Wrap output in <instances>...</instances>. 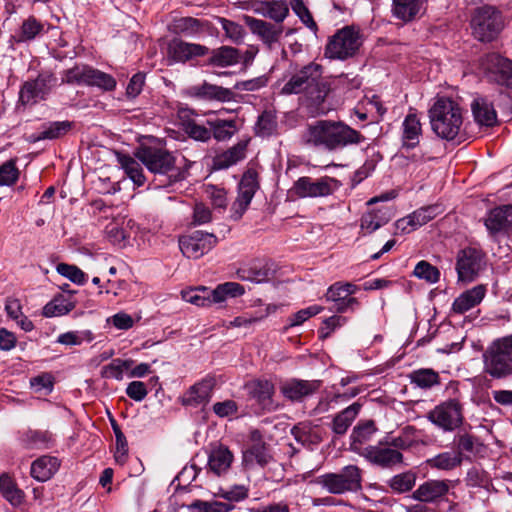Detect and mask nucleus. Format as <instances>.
Segmentation results:
<instances>
[{"instance_id":"nucleus-1","label":"nucleus","mask_w":512,"mask_h":512,"mask_svg":"<svg viewBox=\"0 0 512 512\" xmlns=\"http://www.w3.org/2000/svg\"><path fill=\"white\" fill-rule=\"evenodd\" d=\"M323 67L315 62L303 66L295 72L281 88L284 95L305 94L306 106L316 115L326 114L329 108L325 105L330 86L322 77Z\"/></svg>"},{"instance_id":"nucleus-2","label":"nucleus","mask_w":512,"mask_h":512,"mask_svg":"<svg viewBox=\"0 0 512 512\" xmlns=\"http://www.w3.org/2000/svg\"><path fill=\"white\" fill-rule=\"evenodd\" d=\"M364 137L341 121L319 120L307 126L303 133L306 144L329 151L362 142Z\"/></svg>"},{"instance_id":"nucleus-3","label":"nucleus","mask_w":512,"mask_h":512,"mask_svg":"<svg viewBox=\"0 0 512 512\" xmlns=\"http://www.w3.org/2000/svg\"><path fill=\"white\" fill-rule=\"evenodd\" d=\"M433 132L442 139L453 140L463 124L462 109L451 98L440 97L429 110Z\"/></svg>"},{"instance_id":"nucleus-4","label":"nucleus","mask_w":512,"mask_h":512,"mask_svg":"<svg viewBox=\"0 0 512 512\" xmlns=\"http://www.w3.org/2000/svg\"><path fill=\"white\" fill-rule=\"evenodd\" d=\"M483 371L493 379L512 376V334L495 339L482 354Z\"/></svg>"},{"instance_id":"nucleus-5","label":"nucleus","mask_w":512,"mask_h":512,"mask_svg":"<svg viewBox=\"0 0 512 512\" xmlns=\"http://www.w3.org/2000/svg\"><path fill=\"white\" fill-rule=\"evenodd\" d=\"M363 471L357 465L344 466L338 472L326 473L316 479V483L334 495L355 493L362 489Z\"/></svg>"},{"instance_id":"nucleus-6","label":"nucleus","mask_w":512,"mask_h":512,"mask_svg":"<svg viewBox=\"0 0 512 512\" xmlns=\"http://www.w3.org/2000/svg\"><path fill=\"white\" fill-rule=\"evenodd\" d=\"M362 37L359 29L354 26H345L336 31L326 44L324 55L331 60H347L357 55L362 46Z\"/></svg>"},{"instance_id":"nucleus-7","label":"nucleus","mask_w":512,"mask_h":512,"mask_svg":"<svg viewBox=\"0 0 512 512\" xmlns=\"http://www.w3.org/2000/svg\"><path fill=\"white\" fill-rule=\"evenodd\" d=\"M134 155L153 174L166 175L175 171L176 176L183 178L176 167L177 158L165 148L142 145Z\"/></svg>"},{"instance_id":"nucleus-8","label":"nucleus","mask_w":512,"mask_h":512,"mask_svg":"<svg viewBox=\"0 0 512 512\" xmlns=\"http://www.w3.org/2000/svg\"><path fill=\"white\" fill-rule=\"evenodd\" d=\"M478 70L490 83L512 88V61L497 53H488L478 60Z\"/></svg>"},{"instance_id":"nucleus-9","label":"nucleus","mask_w":512,"mask_h":512,"mask_svg":"<svg viewBox=\"0 0 512 512\" xmlns=\"http://www.w3.org/2000/svg\"><path fill=\"white\" fill-rule=\"evenodd\" d=\"M427 419L445 432L454 431L463 423V405L456 398L445 400L428 412Z\"/></svg>"},{"instance_id":"nucleus-10","label":"nucleus","mask_w":512,"mask_h":512,"mask_svg":"<svg viewBox=\"0 0 512 512\" xmlns=\"http://www.w3.org/2000/svg\"><path fill=\"white\" fill-rule=\"evenodd\" d=\"M473 35L482 42L494 40L502 28L500 13L492 6L478 8L471 20Z\"/></svg>"},{"instance_id":"nucleus-11","label":"nucleus","mask_w":512,"mask_h":512,"mask_svg":"<svg viewBox=\"0 0 512 512\" xmlns=\"http://www.w3.org/2000/svg\"><path fill=\"white\" fill-rule=\"evenodd\" d=\"M339 187L340 182L329 176H303L294 182L290 192L299 198H318L332 195Z\"/></svg>"},{"instance_id":"nucleus-12","label":"nucleus","mask_w":512,"mask_h":512,"mask_svg":"<svg viewBox=\"0 0 512 512\" xmlns=\"http://www.w3.org/2000/svg\"><path fill=\"white\" fill-rule=\"evenodd\" d=\"M486 266L485 253L476 247L461 249L456 257L458 280L466 283L474 281Z\"/></svg>"},{"instance_id":"nucleus-13","label":"nucleus","mask_w":512,"mask_h":512,"mask_svg":"<svg viewBox=\"0 0 512 512\" xmlns=\"http://www.w3.org/2000/svg\"><path fill=\"white\" fill-rule=\"evenodd\" d=\"M68 83L95 86L104 91H112L116 87V80L110 74L90 66H75L66 72Z\"/></svg>"},{"instance_id":"nucleus-14","label":"nucleus","mask_w":512,"mask_h":512,"mask_svg":"<svg viewBox=\"0 0 512 512\" xmlns=\"http://www.w3.org/2000/svg\"><path fill=\"white\" fill-rule=\"evenodd\" d=\"M259 187L257 171L248 168L241 177L238 184V195L232 204L231 217L234 220H239L243 216Z\"/></svg>"},{"instance_id":"nucleus-15","label":"nucleus","mask_w":512,"mask_h":512,"mask_svg":"<svg viewBox=\"0 0 512 512\" xmlns=\"http://www.w3.org/2000/svg\"><path fill=\"white\" fill-rule=\"evenodd\" d=\"M218 242L214 234L200 230L179 239V247L187 258L198 259L208 253Z\"/></svg>"},{"instance_id":"nucleus-16","label":"nucleus","mask_w":512,"mask_h":512,"mask_svg":"<svg viewBox=\"0 0 512 512\" xmlns=\"http://www.w3.org/2000/svg\"><path fill=\"white\" fill-rule=\"evenodd\" d=\"M452 487L453 482L449 479H429L421 483L411 497L421 503H437L446 497Z\"/></svg>"},{"instance_id":"nucleus-17","label":"nucleus","mask_w":512,"mask_h":512,"mask_svg":"<svg viewBox=\"0 0 512 512\" xmlns=\"http://www.w3.org/2000/svg\"><path fill=\"white\" fill-rule=\"evenodd\" d=\"M357 290L358 287L350 282H336L327 289L325 297L335 303L337 312L354 311L359 306L358 300L352 297Z\"/></svg>"},{"instance_id":"nucleus-18","label":"nucleus","mask_w":512,"mask_h":512,"mask_svg":"<svg viewBox=\"0 0 512 512\" xmlns=\"http://www.w3.org/2000/svg\"><path fill=\"white\" fill-rule=\"evenodd\" d=\"M360 455L370 463L382 468H391L403 462L402 453L397 449L392 448L390 445H369L363 447Z\"/></svg>"},{"instance_id":"nucleus-19","label":"nucleus","mask_w":512,"mask_h":512,"mask_svg":"<svg viewBox=\"0 0 512 512\" xmlns=\"http://www.w3.org/2000/svg\"><path fill=\"white\" fill-rule=\"evenodd\" d=\"M244 22L251 32L257 35L269 48L276 44L283 33V26L257 19L248 15L244 16Z\"/></svg>"},{"instance_id":"nucleus-20","label":"nucleus","mask_w":512,"mask_h":512,"mask_svg":"<svg viewBox=\"0 0 512 512\" xmlns=\"http://www.w3.org/2000/svg\"><path fill=\"white\" fill-rule=\"evenodd\" d=\"M320 388L318 380L289 379L280 385L282 395L292 401L300 402L305 397L314 394Z\"/></svg>"},{"instance_id":"nucleus-21","label":"nucleus","mask_w":512,"mask_h":512,"mask_svg":"<svg viewBox=\"0 0 512 512\" xmlns=\"http://www.w3.org/2000/svg\"><path fill=\"white\" fill-rule=\"evenodd\" d=\"M209 48L196 43L185 42L180 39H172L168 45V54L176 62H186L193 58L208 54Z\"/></svg>"},{"instance_id":"nucleus-22","label":"nucleus","mask_w":512,"mask_h":512,"mask_svg":"<svg viewBox=\"0 0 512 512\" xmlns=\"http://www.w3.org/2000/svg\"><path fill=\"white\" fill-rule=\"evenodd\" d=\"M247 389L252 398L261 406L263 410L274 411L277 404L273 400L275 393L274 384L266 379H256L247 384Z\"/></svg>"},{"instance_id":"nucleus-23","label":"nucleus","mask_w":512,"mask_h":512,"mask_svg":"<svg viewBox=\"0 0 512 512\" xmlns=\"http://www.w3.org/2000/svg\"><path fill=\"white\" fill-rule=\"evenodd\" d=\"M215 386V379L206 377L192 385L182 396L181 403L184 406L197 407L205 405L211 399L212 390Z\"/></svg>"},{"instance_id":"nucleus-24","label":"nucleus","mask_w":512,"mask_h":512,"mask_svg":"<svg viewBox=\"0 0 512 512\" xmlns=\"http://www.w3.org/2000/svg\"><path fill=\"white\" fill-rule=\"evenodd\" d=\"M252 439L255 442L243 452L242 464L246 469H252L255 465L264 467L271 459L266 445L260 440V435L257 431L252 432Z\"/></svg>"},{"instance_id":"nucleus-25","label":"nucleus","mask_w":512,"mask_h":512,"mask_svg":"<svg viewBox=\"0 0 512 512\" xmlns=\"http://www.w3.org/2000/svg\"><path fill=\"white\" fill-rule=\"evenodd\" d=\"M189 94L199 99L217 100L220 102H230L235 98V94L231 89L208 82L190 87Z\"/></svg>"},{"instance_id":"nucleus-26","label":"nucleus","mask_w":512,"mask_h":512,"mask_svg":"<svg viewBox=\"0 0 512 512\" xmlns=\"http://www.w3.org/2000/svg\"><path fill=\"white\" fill-rule=\"evenodd\" d=\"M484 224L490 234L509 229L512 226V205H502L490 210Z\"/></svg>"},{"instance_id":"nucleus-27","label":"nucleus","mask_w":512,"mask_h":512,"mask_svg":"<svg viewBox=\"0 0 512 512\" xmlns=\"http://www.w3.org/2000/svg\"><path fill=\"white\" fill-rule=\"evenodd\" d=\"M233 460L234 455L229 448L218 445L213 447L208 455V470L217 476L224 475L230 469Z\"/></svg>"},{"instance_id":"nucleus-28","label":"nucleus","mask_w":512,"mask_h":512,"mask_svg":"<svg viewBox=\"0 0 512 512\" xmlns=\"http://www.w3.org/2000/svg\"><path fill=\"white\" fill-rule=\"evenodd\" d=\"M421 136L420 118L414 112L408 113L402 123V147L407 150L415 148L419 144Z\"/></svg>"},{"instance_id":"nucleus-29","label":"nucleus","mask_w":512,"mask_h":512,"mask_svg":"<svg viewBox=\"0 0 512 512\" xmlns=\"http://www.w3.org/2000/svg\"><path fill=\"white\" fill-rule=\"evenodd\" d=\"M486 286L479 284L461 293L452 304V311L456 314H464L481 303L486 295Z\"/></svg>"},{"instance_id":"nucleus-30","label":"nucleus","mask_w":512,"mask_h":512,"mask_svg":"<svg viewBox=\"0 0 512 512\" xmlns=\"http://www.w3.org/2000/svg\"><path fill=\"white\" fill-rule=\"evenodd\" d=\"M272 265L263 260H255L248 266L238 270L240 279L255 283H262L269 280L273 276Z\"/></svg>"},{"instance_id":"nucleus-31","label":"nucleus","mask_w":512,"mask_h":512,"mask_svg":"<svg viewBox=\"0 0 512 512\" xmlns=\"http://www.w3.org/2000/svg\"><path fill=\"white\" fill-rule=\"evenodd\" d=\"M246 149L247 141L238 142L228 150L218 154L213 160V167L221 170L235 165L245 158Z\"/></svg>"},{"instance_id":"nucleus-32","label":"nucleus","mask_w":512,"mask_h":512,"mask_svg":"<svg viewBox=\"0 0 512 512\" xmlns=\"http://www.w3.org/2000/svg\"><path fill=\"white\" fill-rule=\"evenodd\" d=\"M475 122L480 126L492 127L497 123V113L492 105L484 98H477L471 104Z\"/></svg>"},{"instance_id":"nucleus-33","label":"nucleus","mask_w":512,"mask_h":512,"mask_svg":"<svg viewBox=\"0 0 512 512\" xmlns=\"http://www.w3.org/2000/svg\"><path fill=\"white\" fill-rule=\"evenodd\" d=\"M425 0H393V15L404 21H412L424 11Z\"/></svg>"},{"instance_id":"nucleus-34","label":"nucleus","mask_w":512,"mask_h":512,"mask_svg":"<svg viewBox=\"0 0 512 512\" xmlns=\"http://www.w3.org/2000/svg\"><path fill=\"white\" fill-rule=\"evenodd\" d=\"M60 462L56 457L42 456L31 465V476L40 482L49 480L59 469Z\"/></svg>"},{"instance_id":"nucleus-35","label":"nucleus","mask_w":512,"mask_h":512,"mask_svg":"<svg viewBox=\"0 0 512 512\" xmlns=\"http://www.w3.org/2000/svg\"><path fill=\"white\" fill-rule=\"evenodd\" d=\"M393 214L390 208L381 207L367 212L361 218V229L367 233H372L378 228L388 223Z\"/></svg>"},{"instance_id":"nucleus-36","label":"nucleus","mask_w":512,"mask_h":512,"mask_svg":"<svg viewBox=\"0 0 512 512\" xmlns=\"http://www.w3.org/2000/svg\"><path fill=\"white\" fill-rule=\"evenodd\" d=\"M172 30L175 34L196 37L206 30L207 24L193 17H181L174 20Z\"/></svg>"},{"instance_id":"nucleus-37","label":"nucleus","mask_w":512,"mask_h":512,"mask_svg":"<svg viewBox=\"0 0 512 512\" xmlns=\"http://www.w3.org/2000/svg\"><path fill=\"white\" fill-rule=\"evenodd\" d=\"M376 430L375 423L372 420L359 423L355 426L350 436L351 449L360 454L363 450L362 445L371 440Z\"/></svg>"},{"instance_id":"nucleus-38","label":"nucleus","mask_w":512,"mask_h":512,"mask_svg":"<svg viewBox=\"0 0 512 512\" xmlns=\"http://www.w3.org/2000/svg\"><path fill=\"white\" fill-rule=\"evenodd\" d=\"M244 292V287L236 282H226L224 284H220L213 290L207 288V296L210 300V306L215 303L224 302L228 296H241L244 294Z\"/></svg>"},{"instance_id":"nucleus-39","label":"nucleus","mask_w":512,"mask_h":512,"mask_svg":"<svg viewBox=\"0 0 512 512\" xmlns=\"http://www.w3.org/2000/svg\"><path fill=\"white\" fill-rule=\"evenodd\" d=\"M360 409L361 405L355 402L339 412L332 421V431L338 435L345 434L348 428L351 426L352 422L357 417Z\"/></svg>"},{"instance_id":"nucleus-40","label":"nucleus","mask_w":512,"mask_h":512,"mask_svg":"<svg viewBox=\"0 0 512 512\" xmlns=\"http://www.w3.org/2000/svg\"><path fill=\"white\" fill-rule=\"evenodd\" d=\"M117 160L125 174L137 186L144 185L146 178L143 173L141 164L128 154L117 153Z\"/></svg>"},{"instance_id":"nucleus-41","label":"nucleus","mask_w":512,"mask_h":512,"mask_svg":"<svg viewBox=\"0 0 512 512\" xmlns=\"http://www.w3.org/2000/svg\"><path fill=\"white\" fill-rule=\"evenodd\" d=\"M240 61L239 50L230 47L222 46L214 49L209 58V64L218 67H229L238 64Z\"/></svg>"},{"instance_id":"nucleus-42","label":"nucleus","mask_w":512,"mask_h":512,"mask_svg":"<svg viewBox=\"0 0 512 512\" xmlns=\"http://www.w3.org/2000/svg\"><path fill=\"white\" fill-rule=\"evenodd\" d=\"M462 461L463 457L460 456V452L445 451L428 459L426 462L433 469L450 471L460 466Z\"/></svg>"},{"instance_id":"nucleus-43","label":"nucleus","mask_w":512,"mask_h":512,"mask_svg":"<svg viewBox=\"0 0 512 512\" xmlns=\"http://www.w3.org/2000/svg\"><path fill=\"white\" fill-rule=\"evenodd\" d=\"M207 123L210 127L211 135L217 141H226L238 131L237 122L233 119L208 120Z\"/></svg>"},{"instance_id":"nucleus-44","label":"nucleus","mask_w":512,"mask_h":512,"mask_svg":"<svg viewBox=\"0 0 512 512\" xmlns=\"http://www.w3.org/2000/svg\"><path fill=\"white\" fill-rule=\"evenodd\" d=\"M278 122L274 110H265L259 116L255 124V134L260 137H270L277 132Z\"/></svg>"},{"instance_id":"nucleus-45","label":"nucleus","mask_w":512,"mask_h":512,"mask_svg":"<svg viewBox=\"0 0 512 512\" xmlns=\"http://www.w3.org/2000/svg\"><path fill=\"white\" fill-rule=\"evenodd\" d=\"M417 475L413 471H406L391 477L387 484L389 488L398 494L409 492L416 484Z\"/></svg>"},{"instance_id":"nucleus-46","label":"nucleus","mask_w":512,"mask_h":512,"mask_svg":"<svg viewBox=\"0 0 512 512\" xmlns=\"http://www.w3.org/2000/svg\"><path fill=\"white\" fill-rule=\"evenodd\" d=\"M0 492L12 505H18L22 502V491L18 489L13 479L7 474L0 476Z\"/></svg>"},{"instance_id":"nucleus-47","label":"nucleus","mask_w":512,"mask_h":512,"mask_svg":"<svg viewBox=\"0 0 512 512\" xmlns=\"http://www.w3.org/2000/svg\"><path fill=\"white\" fill-rule=\"evenodd\" d=\"M181 125L184 132L194 140L206 142L211 138L210 129L199 125L193 119H185L184 116H181Z\"/></svg>"},{"instance_id":"nucleus-48","label":"nucleus","mask_w":512,"mask_h":512,"mask_svg":"<svg viewBox=\"0 0 512 512\" xmlns=\"http://www.w3.org/2000/svg\"><path fill=\"white\" fill-rule=\"evenodd\" d=\"M74 307V303L69 299L55 298L44 306L43 315L46 317L62 316L68 314Z\"/></svg>"},{"instance_id":"nucleus-49","label":"nucleus","mask_w":512,"mask_h":512,"mask_svg":"<svg viewBox=\"0 0 512 512\" xmlns=\"http://www.w3.org/2000/svg\"><path fill=\"white\" fill-rule=\"evenodd\" d=\"M417 430L412 426H407L402 429L401 433L397 436L392 438L389 445L397 449L406 450L418 443L417 440Z\"/></svg>"},{"instance_id":"nucleus-50","label":"nucleus","mask_w":512,"mask_h":512,"mask_svg":"<svg viewBox=\"0 0 512 512\" xmlns=\"http://www.w3.org/2000/svg\"><path fill=\"white\" fill-rule=\"evenodd\" d=\"M411 382L416 386L429 389L439 384V375L432 369H419L410 375Z\"/></svg>"},{"instance_id":"nucleus-51","label":"nucleus","mask_w":512,"mask_h":512,"mask_svg":"<svg viewBox=\"0 0 512 512\" xmlns=\"http://www.w3.org/2000/svg\"><path fill=\"white\" fill-rule=\"evenodd\" d=\"M22 441L28 449H44L48 448L51 435L47 431L30 430L24 434Z\"/></svg>"},{"instance_id":"nucleus-52","label":"nucleus","mask_w":512,"mask_h":512,"mask_svg":"<svg viewBox=\"0 0 512 512\" xmlns=\"http://www.w3.org/2000/svg\"><path fill=\"white\" fill-rule=\"evenodd\" d=\"M93 339L94 336L90 330L69 331L60 334L56 342L66 346H78L83 342H91Z\"/></svg>"},{"instance_id":"nucleus-53","label":"nucleus","mask_w":512,"mask_h":512,"mask_svg":"<svg viewBox=\"0 0 512 512\" xmlns=\"http://www.w3.org/2000/svg\"><path fill=\"white\" fill-rule=\"evenodd\" d=\"M133 360L114 359L110 364L104 366L101 370V376L104 378L123 379V372L131 368Z\"/></svg>"},{"instance_id":"nucleus-54","label":"nucleus","mask_w":512,"mask_h":512,"mask_svg":"<svg viewBox=\"0 0 512 512\" xmlns=\"http://www.w3.org/2000/svg\"><path fill=\"white\" fill-rule=\"evenodd\" d=\"M266 17L275 21V24L282 25V22L289 14L288 4L283 0H271L268 4Z\"/></svg>"},{"instance_id":"nucleus-55","label":"nucleus","mask_w":512,"mask_h":512,"mask_svg":"<svg viewBox=\"0 0 512 512\" xmlns=\"http://www.w3.org/2000/svg\"><path fill=\"white\" fill-rule=\"evenodd\" d=\"M182 299L198 307L210 306V300L207 296L206 287H198L194 289L184 290L181 292Z\"/></svg>"},{"instance_id":"nucleus-56","label":"nucleus","mask_w":512,"mask_h":512,"mask_svg":"<svg viewBox=\"0 0 512 512\" xmlns=\"http://www.w3.org/2000/svg\"><path fill=\"white\" fill-rule=\"evenodd\" d=\"M70 128L71 123L68 121L50 123L47 127H44L43 130L39 132L37 140L59 138L65 135Z\"/></svg>"},{"instance_id":"nucleus-57","label":"nucleus","mask_w":512,"mask_h":512,"mask_svg":"<svg viewBox=\"0 0 512 512\" xmlns=\"http://www.w3.org/2000/svg\"><path fill=\"white\" fill-rule=\"evenodd\" d=\"M41 92L42 89L39 81H28L24 83L20 90V101L25 105L34 103L37 99L42 98Z\"/></svg>"},{"instance_id":"nucleus-58","label":"nucleus","mask_w":512,"mask_h":512,"mask_svg":"<svg viewBox=\"0 0 512 512\" xmlns=\"http://www.w3.org/2000/svg\"><path fill=\"white\" fill-rule=\"evenodd\" d=\"M413 274L429 283H436L440 278L439 270L427 261H420L414 268Z\"/></svg>"},{"instance_id":"nucleus-59","label":"nucleus","mask_w":512,"mask_h":512,"mask_svg":"<svg viewBox=\"0 0 512 512\" xmlns=\"http://www.w3.org/2000/svg\"><path fill=\"white\" fill-rule=\"evenodd\" d=\"M56 271L75 284L83 285L86 282L85 273L75 265L60 263L56 266Z\"/></svg>"},{"instance_id":"nucleus-60","label":"nucleus","mask_w":512,"mask_h":512,"mask_svg":"<svg viewBox=\"0 0 512 512\" xmlns=\"http://www.w3.org/2000/svg\"><path fill=\"white\" fill-rule=\"evenodd\" d=\"M249 495V488L245 485H234L228 488H221L219 496L230 502H240Z\"/></svg>"},{"instance_id":"nucleus-61","label":"nucleus","mask_w":512,"mask_h":512,"mask_svg":"<svg viewBox=\"0 0 512 512\" xmlns=\"http://www.w3.org/2000/svg\"><path fill=\"white\" fill-rule=\"evenodd\" d=\"M408 217L409 221L412 223V228L417 229L436 217V207L428 206L420 208L408 215Z\"/></svg>"},{"instance_id":"nucleus-62","label":"nucleus","mask_w":512,"mask_h":512,"mask_svg":"<svg viewBox=\"0 0 512 512\" xmlns=\"http://www.w3.org/2000/svg\"><path fill=\"white\" fill-rule=\"evenodd\" d=\"M113 430L116 437V450L114 454L115 461L119 464H124L128 455V444L125 435L121 429L113 424Z\"/></svg>"},{"instance_id":"nucleus-63","label":"nucleus","mask_w":512,"mask_h":512,"mask_svg":"<svg viewBox=\"0 0 512 512\" xmlns=\"http://www.w3.org/2000/svg\"><path fill=\"white\" fill-rule=\"evenodd\" d=\"M219 22L222 26V29L225 31L226 37H228L231 41L234 43H239L243 40L245 30L240 24L226 18H220Z\"/></svg>"},{"instance_id":"nucleus-64","label":"nucleus","mask_w":512,"mask_h":512,"mask_svg":"<svg viewBox=\"0 0 512 512\" xmlns=\"http://www.w3.org/2000/svg\"><path fill=\"white\" fill-rule=\"evenodd\" d=\"M42 29V24L36 18L29 17L22 23L19 40H33L42 31Z\"/></svg>"}]
</instances>
